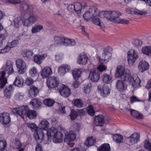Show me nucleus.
Instances as JSON below:
<instances>
[{"mask_svg": "<svg viewBox=\"0 0 151 151\" xmlns=\"http://www.w3.org/2000/svg\"><path fill=\"white\" fill-rule=\"evenodd\" d=\"M29 14L30 16L27 18L21 15L15 17L13 20L15 27L19 28L22 24L24 27H28L37 21L38 17L37 14L34 13Z\"/></svg>", "mask_w": 151, "mask_h": 151, "instance_id": "obj_1", "label": "nucleus"}, {"mask_svg": "<svg viewBox=\"0 0 151 151\" xmlns=\"http://www.w3.org/2000/svg\"><path fill=\"white\" fill-rule=\"evenodd\" d=\"M4 69V70L0 72V88H3L7 83V78L5 77L6 73H7L9 76L14 73L13 63L11 60H8L6 61Z\"/></svg>", "mask_w": 151, "mask_h": 151, "instance_id": "obj_2", "label": "nucleus"}, {"mask_svg": "<svg viewBox=\"0 0 151 151\" xmlns=\"http://www.w3.org/2000/svg\"><path fill=\"white\" fill-rule=\"evenodd\" d=\"M28 110L27 106H22L14 108L12 109V111L14 113L19 114L24 119L26 116L30 119L35 118L37 114V112L33 110Z\"/></svg>", "mask_w": 151, "mask_h": 151, "instance_id": "obj_3", "label": "nucleus"}, {"mask_svg": "<svg viewBox=\"0 0 151 151\" xmlns=\"http://www.w3.org/2000/svg\"><path fill=\"white\" fill-rule=\"evenodd\" d=\"M49 123L47 120H42L39 124L40 129L34 134V137L37 142H41L43 140L45 141L44 133L42 129L46 130L48 128Z\"/></svg>", "mask_w": 151, "mask_h": 151, "instance_id": "obj_4", "label": "nucleus"}, {"mask_svg": "<svg viewBox=\"0 0 151 151\" xmlns=\"http://www.w3.org/2000/svg\"><path fill=\"white\" fill-rule=\"evenodd\" d=\"M55 42L57 45L65 46H73L76 42L73 39L62 36H55L54 37Z\"/></svg>", "mask_w": 151, "mask_h": 151, "instance_id": "obj_5", "label": "nucleus"}, {"mask_svg": "<svg viewBox=\"0 0 151 151\" xmlns=\"http://www.w3.org/2000/svg\"><path fill=\"white\" fill-rule=\"evenodd\" d=\"M115 76L116 78H120L127 81H129L131 75L129 70L127 69L125 71L123 66L119 65L116 67Z\"/></svg>", "mask_w": 151, "mask_h": 151, "instance_id": "obj_6", "label": "nucleus"}, {"mask_svg": "<svg viewBox=\"0 0 151 151\" xmlns=\"http://www.w3.org/2000/svg\"><path fill=\"white\" fill-rule=\"evenodd\" d=\"M76 134L74 130H70L65 133L64 142L70 147H73L74 143H73L76 139Z\"/></svg>", "mask_w": 151, "mask_h": 151, "instance_id": "obj_7", "label": "nucleus"}, {"mask_svg": "<svg viewBox=\"0 0 151 151\" xmlns=\"http://www.w3.org/2000/svg\"><path fill=\"white\" fill-rule=\"evenodd\" d=\"M19 11L22 16L27 14H31L35 13L32 6L30 5L22 3L20 6Z\"/></svg>", "mask_w": 151, "mask_h": 151, "instance_id": "obj_8", "label": "nucleus"}, {"mask_svg": "<svg viewBox=\"0 0 151 151\" xmlns=\"http://www.w3.org/2000/svg\"><path fill=\"white\" fill-rule=\"evenodd\" d=\"M127 61L129 65H132L134 63L138 57V53L135 50L131 49L127 53Z\"/></svg>", "mask_w": 151, "mask_h": 151, "instance_id": "obj_9", "label": "nucleus"}, {"mask_svg": "<svg viewBox=\"0 0 151 151\" xmlns=\"http://www.w3.org/2000/svg\"><path fill=\"white\" fill-rule=\"evenodd\" d=\"M16 64L19 73L23 74L25 72L27 66L25 62L23 60L18 59L16 61Z\"/></svg>", "mask_w": 151, "mask_h": 151, "instance_id": "obj_10", "label": "nucleus"}, {"mask_svg": "<svg viewBox=\"0 0 151 151\" xmlns=\"http://www.w3.org/2000/svg\"><path fill=\"white\" fill-rule=\"evenodd\" d=\"M98 88L100 95L103 97H106L110 93L111 90L109 87L102 83L98 85Z\"/></svg>", "mask_w": 151, "mask_h": 151, "instance_id": "obj_11", "label": "nucleus"}, {"mask_svg": "<svg viewBox=\"0 0 151 151\" xmlns=\"http://www.w3.org/2000/svg\"><path fill=\"white\" fill-rule=\"evenodd\" d=\"M58 88L61 95L65 97H68L70 94V89L65 85L60 84Z\"/></svg>", "mask_w": 151, "mask_h": 151, "instance_id": "obj_12", "label": "nucleus"}, {"mask_svg": "<svg viewBox=\"0 0 151 151\" xmlns=\"http://www.w3.org/2000/svg\"><path fill=\"white\" fill-rule=\"evenodd\" d=\"M59 83L58 78L55 76L49 78L47 80V84L49 88H54L57 86Z\"/></svg>", "mask_w": 151, "mask_h": 151, "instance_id": "obj_13", "label": "nucleus"}, {"mask_svg": "<svg viewBox=\"0 0 151 151\" xmlns=\"http://www.w3.org/2000/svg\"><path fill=\"white\" fill-rule=\"evenodd\" d=\"M129 84L134 88H138L140 86L141 80L137 75L132 76V77L129 78Z\"/></svg>", "mask_w": 151, "mask_h": 151, "instance_id": "obj_14", "label": "nucleus"}, {"mask_svg": "<svg viewBox=\"0 0 151 151\" xmlns=\"http://www.w3.org/2000/svg\"><path fill=\"white\" fill-rule=\"evenodd\" d=\"M88 58L85 52L80 53L77 57V62L79 65H86L87 63Z\"/></svg>", "mask_w": 151, "mask_h": 151, "instance_id": "obj_15", "label": "nucleus"}, {"mask_svg": "<svg viewBox=\"0 0 151 151\" xmlns=\"http://www.w3.org/2000/svg\"><path fill=\"white\" fill-rule=\"evenodd\" d=\"M11 119L9 114L7 113H4L0 114V122L4 125L9 124L11 122Z\"/></svg>", "mask_w": 151, "mask_h": 151, "instance_id": "obj_16", "label": "nucleus"}, {"mask_svg": "<svg viewBox=\"0 0 151 151\" xmlns=\"http://www.w3.org/2000/svg\"><path fill=\"white\" fill-rule=\"evenodd\" d=\"M115 86L118 90L120 92L125 91L127 88V85L124 81L118 80L115 83Z\"/></svg>", "mask_w": 151, "mask_h": 151, "instance_id": "obj_17", "label": "nucleus"}, {"mask_svg": "<svg viewBox=\"0 0 151 151\" xmlns=\"http://www.w3.org/2000/svg\"><path fill=\"white\" fill-rule=\"evenodd\" d=\"M111 56V54L106 49H104L102 57L100 59V62L105 63L108 62Z\"/></svg>", "mask_w": 151, "mask_h": 151, "instance_id": "obj_18", "label": "nucleus"}, {"mask_svg": "<svg viewBox=\"0 0 151 151\" xmlns=\"http://www.w3.org/2000/svg\"><path fill=\"white\" fill-rule=\"evenodd\" d=\"M89 77L92 82H96L100 78V74L97 70L90 71Z\"/></svg>", "mask_w": 151, "mask_h": 151, "instance_id": "obj_19", "label": "nucleus"}, {"mask_svg": "<svg viewBox=\"0 0 151 151\" xmlns=\"http://www.w3.org/2000/svg\"><path fill=\"white\" fill-rule=\"evenodd\" d=\"M52 72L51 68L47 66L44 67L41 72V75L43 78L48 77L52 74Z\"/></svg>", "mask_w": 151, "mask_h": 151, "instance_id": "obj_20", "label": "nucleus"}, {"mask_svg": "<svg viewBox=\"0 0 151 151\" xmlns=\"http://www.w3.org/2000/svg\"><path fill=\"white\" fill-rule=\"evenodd\" d=\"M98 14L99 12H96L95 9L91 12L90 9L89 11L85 13L83 15V17L86 21H87L90 20L91 18L96 16Z\"/></svg>", "mask_w": 151, "mask_h": 151, "instance_id": "obj_21", "label": "nucleus"}, {"mask_svg": "<svg viewBox=\"0 0 151 151\" xmlns=\"http://www.w3.org/2000/svg\"><path fill=\"white\" fill-rule=\"evenodd\" d=\"M149 67L148 63L144 60H141L139 62L138 66L139 71L142 73L148 70Z\"/></svg>", "mask_w": 151, "mask_h": 151, "instance_id": "obj_22", "label": "nucleus"}, {"mask_svg": "<svg viewBox=\"0 0 151 151\" xmlns=\"http://www.w3.org/2000/svg\"><path fill=\"white\" fill-rule=\"evenodd\" d=\"M38 88L35 86H32L29 90L28 96L30 98H34L36 96L38 93Z\"/></svg>", "mask_w": 151, "mask_h": 151, "instance_id": "obj_23", "label": "nucleus"}, {"mask_svg": "<svg viewBox=\"0 0 151 151\" xmlns=\"http://www.w3.org/2000/svg\"><path fill=\"white\" fill-rule=\"evenodd\" d=\"M70 67L68 65L63 64L58 68V72L61 76H63L70 69Z\"/></svg>", "mask_w": 151, "mask_h": 151, "instance_id": "obj_24", "label": "nucleus"}, {"mask_svg": "<svg viewBox=\"0 0 151 151\" xmlns=\"http://www.w3.org/2000/svg\"><path fill=\"white\" fill-rule=\"evenodd\" d=\"M104 117L102 115H99L95 117L94 124L96 126H102L104 124Z\"/></svg>", "mask_w": 151, "mask_h": 151, "instance_id": "obj_25", "label": "nucleus"}, {"mask_svg": "<svg viewBox=\"0 0 151 151\" xmlns=\"http://www.w3.org/2000/svg\"><path fill=\"white\" fill-rule=\"evenodd\" d=\"M85 113V111L82 109L79 110L77 111H75L73 109H72L70 116L71 119L74 120L78 116V115L82 116Z\"/></svg>", "mask_w": 151, "mask_h": 151, "instance_id": "obj_26", "label": "nucleus"}, {"mask_svg": "<svg viewBox=\"0 0 151 151\" xmlns=\"http://www.w3.org/2000/svg\"><path fill=\"white\" fill-rule=\"evenodd\" d=\"M24 79L22 77L17 76L15 78L13 84L16 86L19 87H22L23 86Z\"/></svg>", "mask_w": 151, "mask_h": 151, "instance_id": "obj_27", "label": "nucleus"}, {"mask_svg": "<svg viewBox=\"0 0 151 151\" xmlns=\"http://www.w3.org/2000/svg\"><path fill=\"white\" fill-rule=\"evenodd\" d=\"M139 135L137 133H134L129 137V142L131 145L137 143L139 140Z\"/></svg>", "mask_w": 151, "mask_h": 151, "instance_id": "obj_28", "label": "nucleus"}, {"mask_svg": "<svg viewBox=\"0 0 151 151\" xmlns=\"http://www.w3.org/2000/svg\"><path fill=\"white\" fill-rule=\"evenodd\" d=\"M47 56V55L46 54H44L42 55H35L34 57V60L35 63L40 64L42 63Z\"/></svg>", "mask_w": 151, "mask_h": 151, "instance_id": "obj_29", "label": "nucleus"}, {"mask_svg": "<svg viewBox=\"0 0 151 151\" xmlns=\"http://www.w3.org/2000/svg\"><path fill=\"white\" fill-rule=\"evenodd\" d=\"M12 85H10L6 87L4 91V96L6 98L9 99L12 95L13 91V88Z\"/></svg>", "mask_w": 151, "mask_h": 151, "instance_id": "obj_30", "label": "nucleus"}, {"mask_svg": "<svg viewBox=\"0 0 151 151\" xmlns=\"http://www.w3.org/2000/svg\"><path fill=\"white\" fill-rule=\"evenodd\" d=\"M96 142V138L94 136L88 137L85 142V145L88 147L94 145Z\"/></svg>", "mask_w": 151, "mask_h": 151, "instance_id": "obj_31", "label": "nucleus"}, {"mask_svg": "<svg viewBox=\"0 0 151 151\" xmlns=\"http://www.w3.org/2000/svg\"><path fill=\"white\" fill-rule=\"evenodd\" d=\"M63 134L60 132H58L53 137V141L55 143H60L63 141Z\"/></svg>", "mask_w": 151, "mask_h": 151, "instance_id": "obj_32", "label": "nucleus"}, {"mask_svg": "<svg viewBox=\"0 0 151 151\" xmlns=\"http://www.w3.org/2000/svg\"><path fill=\"white\" fill-rule=\"evenodd\" d=\"M30 103L34 109L38 108L42 104L40 100L36 99H32Z\"/></svg>", "mask_w": 151, "mask_h": 151, "instance_id": "obj_33", "label": "nucleus"}, {"mask_svg": "<svg viewBox=\"0 0 151 151\" xmlns=\"http://www.w3.org/2000/svg\"><path fill=\"white\" fill-rule=\"evenodd\" d=\"M101 77L102 81L104 83L109 84L112 81V77L111 75L105 73L102 75Z\"/></svg>", "mask_w": 151, "mask_h": 151, "instance_id": "obj_34", "label": "nucleus"}, {"mask_svg": "<svg viewBox=\"0 0 151 151\" xmlns=\"http://www.w3.org/2000/svg\"><path fill=\"white\" fill-rule=\"evenodd\" d=\"M111 11H102L99 12L98 14L101 17H106L108 19L111 21Z\"/></svg>", "mask_w": 151, "mask_h": 151, "instance_id": "obj_35", "label": "nucleus"}, {"mask_svg": "<svg viewBox=\"0 0 151 151\" xmlns=\"http://www.w3.org/2000/svg\"><path fill=\"white\" fill-rule=\"evenodd\" d=\"M58 132L57 129L54 127H52L49 129L47 132V135L48 137V139L51 137H53Z\"/></svg>", "mask_w": 151, "mask_h": 151, "instance_id": "obj_36", "label": "nucleus"}, {"mask_svg": "<svg viewBox=\"0 0 151 151\" xmlns=\"http://www.w3.org/2000/svg\"><path fill=\"white\" fill-rule=\"evenodd\" d=\"M130 112L131 115L132 116L137 119H141L143 118V115L139 113L138 111L136 110L130 109Z\"/></svg>", "mask_w": 151, "mask_h": 151, "instance_id": "obj_37", "label": "nucleus"}, {"mask_svg": "<svg viewBox=\"0 0 151 151\" xmlns=\"http://www.w3.org/2000/svg\"><path fill=\"white\" fill-rule=\"evenodd\" d=\"M120 12L118 11H111V21L116 22V21L119 19L118 17L120 16Z\"/></svg>", "mask_w": 151, "mask_h": 151, "instance_id": "obj_38", "label": "nucleus"}, {"mask_svg": "<svg viewBox=\"0 0 151 151\" xmlns=\"http://www.w3.org/2000/svg\"><path fill=\"white\" fill-rule=\"evenodd\" d=\"M81 70L80 68L75 69L72 71V74L74 79L77 80L81 76Z\"/></svg>", "mask_w": 151, "mask_h": 151, "instance_id": "obj_39", "label": "nucleus"}, {"mask_svg": "<svg viewBox=\"0 0 151 151\" xmlns=\"http://www.w3.org/2000/svg\"><path fill=\"white\" fill-rule=\"evenodd\" d=\"M92 19V22L96 25L99 26L100 28L103 30H104V26L103 24H101L99 18L95 17L94 16Z\"/></svg>", "mask_w": 151, "mask_h": 151, "instance_id": "obj_40", "label": "nucleus"}, {"mask_svg": "<svg viewBox=\"0 0 151 151\" xmlns=\"http://www.w3.org/2000/svg\"><path fill=\"white\" fill-rule=\"evenodd\" d=\"M29 76L33 77L37 76L38 73L36 67H33L30 69L29 71Z\"/></svg>", "mask_w": 151, "mask_h": 151, "instance_id": "obj_41", "label": "nucleus"}, {"mask_svg": "<svg viewBox=\"0 0 151 151\" xmlns=\"http://www.w3.org/2000/svg\"><path fill=\"white\" fill-rule=\"evenodd\" d=\"M142 51V53L145 55L151 56V46H146L143 47Z\"/></svg>", "mask_w": 151, "mask_h": 151, "instance_id": "obj_42", "label": "nucleus"}, {"mask_svg": "<svg viewBox=\"0 0 151 151\" xmlns=\"http://www.w3.org/2000/svg\"><path fill=\"white\" fill-rule=\"evenodd\" d=\"M110 147L109 144L104 143L102 144L98 149L97 151H110Z\"/></svg>", "mask_w": 151, "mask_h": 151, "instance_id": "obj_43", "label": "nucleus"}, {"mask_svg": "<svg viewBox=\"0 0 151 151\" xmlns=\"http://www.w3.org/2000/svg\"><path fill=\"white\" fill-rule=\"evenodd\" d=\"M113 139L115 142L117 143L122 142L123 141V137L119 134H115L114 135Z\"/></svg>", "mask_w": 151, "mask_h": 151, "instance_id": "obj_44", "label": "nucleus"}, {"mask_svg": "<svg viewBox=\"0 0 151 151\" xmlns=\"http://www.w3.org/2000/svg\"><path fill=\"white\" fill-rule=\"evenodd\" d=\"M43 29V27L42 25H38L33 27L31 29V32L33 34H35L40 32Z\"/></svg>", "mask_w": 151, "mask_h": 151, "instance_id": "obj_45", "label": "nucleus"}, {"mask_svg": "<svg viewBox=\"0 0 151 151\" xmlns=\"http://www.w3.org/2000/svg\"><path fill=\"white\" fill-rule=\"evenodd\" d=\"M75 106L79 108H81L83 106V103L82 101L78 99H75L73 101Z\"/></svg>", "mask_w": 151, "mask_h": 151, "instance_id": "obj_46", "label": "nucleus"}, {"mask_svg": "<svg viewBox=\"0 0 151 151\" xmlns=\"http://www.w3.org/2000/svg\"><path fill=\"white\" fill-rule=\"evenodd\" d=\"M7 143L5 140L0 141V151H6Z\"/></svg>", "mask_w": 151, "mask_h": 151, "instance_id": "obj_47", "label": "nucleus"}, {"mask_svg": "<svg viewBox=\"0 0 151 151\" xmlns=\"http://www.w3.org/2000/svg\"><path fill=\"white\" fill-rule=\"evenodd\" d=\"M44 104L48 106H53L55 103L53 100L50 98L45 99L43 101Z\"/></svg>", "mask_w": 151, "mask_h": 151, "instance_id": "obj_48", "label": "nucleus"}, {"mask_svg": "<svg viewBox=\"0 0 151 151\" xmlns=\"http://www.w3.org/2000/svg\"><path fill=\"white\" fill-rule=\"evenodd\" d=\"M74 10L77 13H80L81 11V5L78 2H76L74 4Z\"/></svg>", "mask_w": 151, "mask_h": 151, "instance_id": "obj_49", "label": "nucleus"}, {"mask_svg": "<svg viewBox=\"0 0 151 151\" xmlns=\"http://www.w3.org/2000/svg\"><path fill=\"white\" fill-rule=\"evenodd\" d=\"M103 62H101V63L99 64L97 68V69L101 72L106 70L107 68V67L103 64Z\"/></svg>", "mask_w": 151, "mask_h": 151, "instance_id": "obj_50", "label": "nucleus"}, {"mask_svg": "<svg viewBox=\"0 0 151 151\" xmlns=\"http://www.w3.org/2000/svg\"><path fill=\"white\" fill-rule=\"evenodd\" d=\"M27 125L31 129L32 131H35V132H36L37 131L38 128L34 123H28Z\"/></svg>", "mask_w": 151, "mask_h": 151, "instance_id": "obj_51", "label": "nucleus"}, {"mask_svg": "<svg viewBox=\"0 0 151 151\" xmlns=\"http://www.w3.org/2000/svg\"><path fill=\"white\" fill-rule=\"evenodd\" d=\"M11 48L7 43L6 45L3 49H0V53H4L7 52Z\"/></svg>", "mask_w": 151, "mask_h": 151, "instance_id": "obj_52", "label": "nucleus"}, {"mask_svg": "<svg viewBox=\"0 0 151 151\" xmlns=\"http://www.w3.org/2000/svg\"><path fill=\"white\" fill-rule=\"evenodd\" d=\"M23 55L24 57H29L32 56L33 54L32 51L29 50H25L23 52Z\"/></svg>", "mask_w": 151, "mask_h": 151, "instance_id": "obj_53", "label": "nucleus"}, {"mask_svg": "<svg viewBox=\"0 0 151 151\" xmlns=\"http://www.w3.org/2000/svg\"><path fill=\"white\" fill-rule=\"evenodd\" d=\"M8 43L11 48L15 47L17 46L19 44V41L18 40H14L10 42H8Z\"/></svg>", "mask_w": 151, "mask_h": 151, "instance_id": "obj_54", "label": "nucleus"}, {"mask_svg": "<svg viewBox=\"0 0 151 151\" xmlns=\"http://www.w3.org/2000/svg\"><path fill=\"white\" fill-rule=\"evenodd\" d=\"M91 85L90 83H88L85 85L84 86V91L86 93H89L91 91Z\"/></svg>", "mask_w": 151, "mask_h": 151, "instance_id": "obj_55", "label": "nucleus"}, {"mask_svg": "<svg viewBox=\"0 0 151 151\" xmlns=\"http://www.w3.org/2000/svg\"><path fill=\"white\" fill-rule=\"evenodd\" d=\"M87 112L89 114L92 116H94L95 112L93 109V107L90 105L88 107Z\"/></svg>", "mask_w": 151, "mask_h": 151, "instance_id": "obj_56", "label": "nucleus"}, {"mask_svg": "<svg viewBox=\"0 0 151 151\" xmlns=\"http://www.w3.org/2000/svg\"><path fill=\"white\" fill-rule=\"evenodd\" d=\"M116 23L124 24H128L129 23V21L125 19H119L116 21Z\"/></svg>", "mask_w": 151, "mask_h": 151, "instance_id": "obj_57", "label": "nucleus"}, {"mask_svg": "<svg viewBox=\"0 0 151 151\" xmlns=\"http://www.w3.org/2000/svg\"><path fill=\"white\" fill-rule=\"evenodd\" d=\"M145 148L149 151H151V143L148 140H146L144 143Z\"/></svg>", "mask_w": 151, "mask_h": 151, "instance_id": "obj_58", "label": "nucleus"}, {"mask_svg": "<svg viewBox=\"0 0 151 151\" xmlns=\"http://www.w3.org/2000/svg\"><path fill=\"white\" fill-rule=\"evenodd\" d=\"M34 82L33 79L30 77H27L25 79V83L27 86L32 84Z\"/></svg>", "mask_w": 151, "mask_h": 151, "instance_id": "obj_59", "label": "nucleus"}, {"mask_svg": "<svg viewBox=\"0 0 151 151\" xmlns=\"http://www.w3.org/2000/svg\"><path fill=\"white\" fill-rule=\"evenodd\" d=\"M126 11L127 12L128 14H139V13L137 12H135L134 11V10L132 8H131L129 7H127L126 9Z\"/></svg>", "mask_w": 151, "mask_h": 151, "instance_id": "obj_60", "label": "nucleus"}, {"mask_svg": "<svg viewBox=\"0 0 151 151\" xmlns=\"http://www.w3.org/2000/svg\"><path fill=\"white\" fill-rule=\"evenodd\" d=\"M130 102L131 103H132L134 102H139L141 100L138 99L137 97L135 96H131L130 99Z\"/></svg>", "mask_w": 151, "mask_h": 151, "instance_id": "obj_61", "label": "nucleus"}, {"mask_svg": "<svg viewBox=\"0 0 151 151\" xmlns=\"http://www.w3.org/2000/svg\"><path fill=\"white\" fill-rule=\"evenodd\" d=\"M63 58V55L61 54L57 53L55 55V59L58 62L61 60Z\"/></svg>", "mask_w": 151, "mask_h": 151, "instance_id": "obj_62", "label": "nucleus"}, {"mask_svg": "<svg viewBox=\"0 0 151 151\" xmlns=\"http://www.w3.org/2000/svg\"><path fill=\"white\" fill-rule=\"evenodd\" d=\"M133 44L135 47H137L139 46H140L142 44V42L140 40L136 39L133 42Z\"/></svg>", "mask_w": 151, "mask_h": 151, "instance_id": "obj_63", "label": "nucleus"}, {"mask_svg": "<svg viewBox=\"0 0 151 151\" xmlns=\"http://www.w3.org/2000/svg\"><path fill=\"white\" fill-rule=\"evenodd\" d=\"M6 37L5 35L3 34H0V47L2 45L3 41L5 40Z\"/></svg>", "mask_w": 151, "mask_h": 151, "instance_id": "obj_64", "label": "nucleus"}]
</instances>
